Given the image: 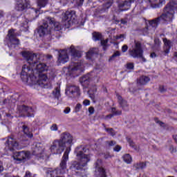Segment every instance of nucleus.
Wrapping results in <instances>:
<instances>
[{
    "instance_id": "obj_37",
    "label": "nucleus",
    "mask_w": 177,
    "mask_h": 177,
    "mask_svg": "<svg viewBox=\"0 0 177 177\" xmlns=\"http://www.w3.org/2000/svg\"><path fill=\"white\" fill-rule=\"evenodd\" d=\"M165 3V0H156V8H161Z\"/></svg>"
},
{
    "instance_id": "obj_17",
    "label": "nucleus",
    "mask_w": 177,
    "mask_h": 177,
    "mask_svg": "<svg viewBox=\"0 0 177 177\" xmlns=\"http://www.w3.org/2000/svg\"><path fill=\"white\" fill-rule=\"evenodd\" d=\"M118 97V102L122 110H124L125 111H128L129 110V104H128V102L120 95H117Z\"/></svg>"
},
{
    "instance_id": "obj_24",
    "label": "nucleus",
    "mask_w": 177,
    "mask_h": 177,
    "mask_svg": "<svg viewBox=\"0 0 177 177\" xmlns=\"http://www.w3.org/2000/svg\"><path fill=\"white\" fill-rule=\"evenodd\" d=\"M95 175L96 177H107V175L106 174V169L103 167L95 169Z\"/></svg>"
},
{
    "instance_id": "obj_38",
    "label": "nucleus",
    "mask_w": 177,
    "mask_h": 177,
    "mask_svg": "<svg viewBox=\"0 0 177 177\" xmlns=\"http://www.w3.org/2000/svg\"><path fill=\"white\" fill-rule=\"evenodd\" d=\"M108 42H109V39H107L105 40H101V45L102 46H103L104 50H106V49L107 48V46H109L107 45Z\"/></svg>"
},
{
    "instance_id": "obj_51",
    "label": "nucleus",
    "mask_w": 177,
    "mask_h": 177,
    "mask_svg": "<svg viewBox=\"0 0 177 177\" xmlns=\"http://www.w3.org/2000/svg\"><path fill=\"white\" fill-rule=\"evenodd\" d=\"M83 104L84 106H89L91 104V101H89L88 100H84L83 101Z\"/></svg>"
},
{
    "instance_id": "obj_35",
    "label": "nucleus",
    "mask_w": 177,
    "mask_h": 177,
    "mask_svg": "<svg viewBox=\"0 0 177 177\" xmlns=\"http://www.w3.org/2000/svg\"><path fill=\"white\" fill-rule=\"evenodd\" d=\"M124 67L125 68H127V70H129V71H132V70L135 68V64L132 62H128L125 64Z\"/></svg>"
},
{
    "instance_id": "obj_2",
    "label": "nucleus",
    "mask_w": 177,
    "mask_h": 177,
    "mask_svg": "<svg viewBox=\"0 0 177 177\" xmlns=\"http://www.w3.org/2000/svg\"><path fill=\"white\" fill-rule=\"evenodd\" d=\"M85 152V148L83 147H79L75 149V153H76L77 162L73 161L71 162V169L80 170L88 165V162L91 161V154H86Z\"/></svg>"
},
{
    "instance_id": "obj_61",
    "label": "nucleus",
    "mask_w": 177,
    "mask_h": 177,
    "mask_svg": "<svg viewBox=\"0 0 177 177\" xmlns=\"http://www.w3.org/2000/svg\"><path fill=\"white\" fill-rule=\"evenodd\" d=\"M173 139L174 140V141L177 144V135L173 136Z\"/></svg>"
},
{
    "instance_id": "obj_52",
    "label": "nucleus",
    "mask_w": 177,
    "mask_h": 177,
    "mask_svg": "<svg viewBox=\"0 0 177 177\" xmlns=\"http://www.w3.org/2000/svg\"><path fill=\"white\" fill-rule=\"evenodd\" d=\"M151 8H156V0H149Z\"/></svg>"
},
{
    "instance_id": "obj_41",
    "label": "nucleus",
    "mask_w": 177,
    "mask_h": 177,
    "mask_svg": "<svg viewBox=\"0 0 177 177\" xmlns=\"http://www.w3.org/2000/svg\"><path fill=\"white\" fill-rule=\"evenodd\" d=\"M50 131L56 132V131L59 130V127H57V124H53L50 127Z\"/></svg>"
},
{
    "instance_id": "obj_18",
    "label": "nucleus",
    "mask_w": 177,
    "mask_h": 177,
    "mask_svg": "<svg viewBox=\"0 0 177 177\" xmlns=\"http://www.w3.org/2000/svg\"><path fill=\"white\" fill-rule=\"evenodd\" d=\"M17 110H19V113H23L26 111L28 113V117H34V109L31 107L26 106V105H21L17 106Z\"/></svg>"
},
{
    "instance_id": "obj_34",
    "label": "nucleus",
    "mask_w": 177,
    "mask_h": 177,
    "mask_svg": "<svg viewBox=\"0 0 177 177\" xmlns=\"http://www.w3.org/2000/svg\"><path fill=\"white\" fill-rule=\"evenodd\" d=\"M53 94L57 99H59L60 97V86H58L57 88H55V91H53Z\"/></svg>"
},
{
    "instance_id": "obj_5",
    "label": "nucleus",
    "mask_w": 177,
    "mask_h": 177,
    "mask_svg": "<svg viewBox=\"0 0 177 177\" xmlns=\"http://www.w3.org/2000/svg\"><path fill=\"white\" fill-rule=\"evenodd\" d=\"M129 55L133 59L140 58L146 62V59L143 57V48H142V44L140 41H134L133 45L129 50Z\"/></svg>"
},
{
    "instance_id": "obj_48",
    "label": "nucleus",
    "mask_w": 177,
    "mask_h": 177,
    "mask_svg": "<svg viewBox=\"0 0 177 177\" xmlns=\"http://www.w3.org/2000/svg\"><path fill=\"white\" fill-rule=\"evenodd\" d=\"M121 55V53H120L119 51H116L113 53V55L111 57L109 60H113V59H114V57H117L118 56H120Z\"/></svg>"
},
{
    "instance_id": "obj_22",
    "label": "nucleus",
    "mask_w": 177,
    "mask_h": 177,
    "mask_svg": "<svg viewBox=\"0 0 177 177\" xmlns=\"http://www.w3.org/2000/svg\"><path fill=\"white\" fill-rule=\"evenodd\" d=\"M91 81V75H86L80 78V82L84 86H86L89 85V82Z\"/></svg>"
},
{
    "instance_id": "obj_20",
    "label": "nucleus",
    "mask_w": 177,
    "mask_h": 177,
    "mask_svg": "<svg viewBox=\"0 0 177 177\" xmlns=\"http://www.w3.org/2000/svg\"><path fill=\"white\" fill-rule=\"evenodd\" d=\"M69 70L71 71H82V68H84V65L81 63H74L72 62L69 66Z\"/></svg>"
},
{
    "instance_id": "obj_28",
    "label": "nucleus",
    "mask_w": 177,
    "mask_h": 177,
    "mask_svg": "<svg viewBox=\"0 0 177 177\" xmlns=\"http://www.w3.org/2000/svg\"><path fill=\"white\" fill-rule=\"evenodd\" d=\"M49 0H37V4L39 8H45Z\"/></svg>"
},
{
    "instance_id": "obj_26",
    "label": "nucleus",
    "mask_w": 177,
    "mask_h": 177,
    "mask_svg": "<svg viewBox=\"0 0 177 177\" xmlns=\"http://www.w3.org/2000/svg\"><path fill=\"white\" fill-rule=\"evenodd\" d=\"M149 81H150V77L143 75L139 78L138 81V85H146L147 82H149Z\"/></svg>"
},
{
    "instance_id": "obj_11",
    "label": "nucleus",
    "mask_w": 177,
    "mask_h": 177,
    "mask_svg": "<svg viewBox=\"0 0 177 177\" xmlns=\"http://www.w3.org/2000/svg\"><path fill=\"white\" fill-rule=\"evenodd\" d=\"M59 140L65 147H70L73 143V136L70 133L64 132L61 134Z\"/></svg>"
},
{
    "instance_id": "obj_40",
    "label": "nucleus",
    "mask_w": 177,
    "mask_h": 177,
    "mask_svg": "<svg viewBox=\"0 0 177 177\" xmlns=\"http://www.w3.org/2000/svg\"><path fill=\"white\" fill-rule=\"evenodd\" d=\"M106 131L108 132V133H109V135H111V136H114L115 135V131H114V129H113V128H110V129H105Z\"/></svg>"
},
{
    "instance_id": "obj_25",
    "label": "nucleus",
    "mask_w": 177,
    "mask_h": 177,
    "mask_svg": "<svg viewBox=\"0 0 177 177\" xmlns=\"http://www.w3.org/2000/svg\"><path fill=\"white\" fill-rule=\"evenodd\" d=\"M113 114H109L106 116V118H113L114 115H121L122 114V111L116 109L115 107L111 109Z\"/></svg>"
},
{
    "instance_id": "obj_27",
    "label": "nucleus",
    "mask_w": 177,
    "mask_h": 177,
    "mask_svg": "<svg viewBox=\"0 0 177 177\" xmlns=\"http://www.w3.org/2000/svg\"><path fill=\"white\" fill-rule=\"evenodd\" d=\"M127 140L129 146L131 147H132V149H133L136 151H138V150H139V147H138L136 145H135V142H133V141L131 138H127Z\"/></svg>"
},
{
    "instance_id": "obj_39",
    "label": "nucleus",
    "mask_w": 177,
    "mask_h": 177,
    "mask_svg": "<svg viewBox=\"0 0 177 177\" xmlns=\"http://www.w3.org/2000/svg\"><path fill=\"white\" fill-rule=\"evenodd\" d=\"M94 165H95V169H97L98 168H103V167H102V160H97L95 162Z\"/></svg>"
},
{
    "instance_id": "obj_4",
    "label": "nucleus",
    "mask_w": 177,
    "mask_h": 177,
    "mask_svg": "<svg viewBox=\"0 0 177 177\" xmlns=\"http://www.w3.org/2000/svg\"><path fill=\"white\" fill-rule=\"evenodd\" d=\"M53 27H55L54 30L57 31L60 30V24L59 22L55 21V19L48 17L46 22H44V24L41 25L38 30L39 36L44 37V35H46V34H50V31H52V28Z\"/></svg>"
},
{
    "instance_id": "obj_47",
    "label": "nucleus",
    "mask_w": 177,
    "mask_h": 177,
    "mask_svg": "<svg viewBox=\"0 0 177 177\" xmlns=\"http://www.w3.org/2000/svg\"><path fill=\"white\" fill-rule=\"evenodd\" d=\"M148 27H149V28H153V27H156V19L150 21L149 26H148Z\"/></svg>"
},
{
    "instance_id": "obj_56",
    "label": "nucleus",
    "mask_w": 177,
    "mask_h": 177,
    "mask_svg": "<svg viewBox=\"0 0 177 177\" xmlns=\"http://www.w3.org/2000/svg\"><path fill=\"white\" fill-rule=\"evenodd\" d=\"M88 112L90 114H93V113H95V109L92 106L89 107Z\"/></svg>"
},
{
    "instance_id": "obj_54",
    "label": "nucleus",
    "mask_w": 177,
    "mask_h": 177,
    "mask_svg": "<svg viewBox=\"0 0 177 177\" xmlns=\"http://www.w3.org/2000/svg\"><path fill=\"white\" fill-rule=\"evenodd\" d=\"M70 111H71V109H70V107H66L64 110V113L65 114H68V113H70Z\"/></svg>"
},
{
    "instance_id": "obj_6",
    "label": "nucleus",
    "mask_w": 177,
    "mask_h": 177,
    "mask_svg": "<svg viewBox=\"0 0 177 177\" xmlns=\"http://www.w3.org/2000/svg\"><path fill=\"white\" fill-rule=\"evenodd\" d=\"M74 20H75V12L66 11L62 19V24L66 28H70V26L74 24Z\"/></svg>"
},
{
    "instance_id": "obj_12",
    "label": "nucleus",
    "mask_w": 177,
    "mask_h": 177,
    "mask_svg": "<svg viewBox=\"0 0 177 177\" xmlns=\"http://www.w3.org/2000/svg\"><path fill=\"white\" fill-rule=\"evenodd\" d=\"M17 147H19V142L13 137H9L6 142V150L12 151L15 149H17Z\"/></svg>"
},
{
    "instance_id": "obj_8",
    "label": "nucleus",
    "mask_w": 177,
    "mask_h": 177,
    "mask_svg": "<svg viewBox=\"0 0 177 177\" xmlns=\"http://www.w3.org/2000/svg\"><path fill=\"white\" fill-rule=\"evenodd\" d=\"M30 157H31V153L30 151H27L15 152L13 156V158L17 164H20L21 161H26V160H28Z\"/></svg>"
},
{
    "instance_id": "obj_19",
    "label": "nucleus",
    "mask_w": 177,
    "mask_h": 177,
    "mask_svg": "<svg viewBox=\"0 0 177 177\" xmlns=\"http://www.w3.org/2000/svg\"><path fill=\"white\" fill-rule=\"evenodd\" d=\"M59 63H67L68 62V55H67V51L66 50H63L59 53V55L58 57Z\"/></svg>"
},
{
    "instance_id": "obj_21",
    "label": "nucleus",
    "mask_w": 177,
    "mask_h": 177,
    "mask_svg": "<svg viewBox=\"0 0 177 177\" xmlns=\"http://www.w3.org/2000/svg\"><path fill=\"white\" fill-rule=\"evenodd\" d=\"M163 42L165 44L164 53L165 55H168L172 46V41H171L170 40H168L167 38H165L163 39Z\"/></svg>"
},
{
    "instance_id": "obj_3",
    "label": "nucleus",
    "mask_w": 177,
    "mask_h": 177,
    "mask_svg": "<svg viewBox=\"0 0 177 177\" xmlns=\"http://www.w3.org/2000/svg\"><path fill=\"white\" fill-rule=\"evenodd\" d=\"M177 9L176 1H170L165 8L164 13L156 19V24L165 23V21H172L175 10Z\"/></svg>"
},
{
    "instance_id": "obj_58",
    "label": "nucleus",
    "mask_w": 177,
    "mask_h": 177,
    "mask_svg": "<svg viewBox=\"0 0 177 177\" xmlns=\"http://www.w3.org/2000/svg\"><path fill=\"white\" fill-rule=\"evenodd\" d=\"M117 142H115V141H110V142H108V145L109 146H114L116 145Z\"/></svg>"
},
{
    "instance_id": "obj_13",
    "label": "nucleus",
    "mask_w": 177,
    "mask_h": 177,
    "mask_svg": "<svg viewBox=\"0 0 177 177\" xmlns=\"http://www.w3.org/2000/svg\"><path fill=\"white\" fill-rule=\"evenodd\" d=\"M32 151L33 156H37V157H39V158H44V149L41 147L39 144L33 145Z\"/></svg>"
},
{
    "instance_id": "obj_46",
    "label": "nucleus",
    "mask_w": 177,
    "mask_h": 177,
    "mask_svg": "<svg viewBox=\"0 0 177 177\" xmlns=\"http://www.w3.org/2000/svg\"><path fill=\"white\" fill-rule=\"evenodd\" d=\"M156 123L158 124L162 128H165V123L156 119Z\"/></svg>"
},
{
    "instance_id": "obj_30",
    "label": "nucleus",
    "mask_w": 177,
    "mask_h": 177,
    "mask_svg": "<svg viewBox=\"0 0 177 177\" xmlns=\"http://www.w3.org/2000/svg\"><path fill=\"white\" fill-rule=\"evenodd\" d=\"M134 168H136V169H145V168H146V163L145 162H138V163H135L133 165Z\"/></svg>"
},
{
    "instance_id": "obj_1",
    "label": "nucleus",
    "mask_w": 177,
    "mask_h": 177,
    "mask_svg": "<svg viewBox=\"0 0 177 177\" xmlns=\"http://www.w3.org/2000/svg\"><path fill=\"white\" fill-rule=\"evenodd\" d=\"M23 57L26 60L27 64L22 66L21 78L24 82H28L30 85H39L41 88L48 86V76L46 74H39V79L37 80V75L34 68L35 64L38 62L37 54L30 51H24L21 53Z\"/></svg>"
},
{
    "instance_id": "obj_32",
    "label": "nucleus",
    "mask_w": 177,
    "mask_h": 177,
    "mask_svg": "<svg viewBox=\"0 0 177 177\" xmlns=\"http://www.w3.org/2000/svg\"><path fill=\"white\" fill-rule=\"evenodd\" d=\"M22 129L24 133L26 136H28V138H32L33 135L31 133H30L28 127L27 126H23Z\"/></svg>"
},
{
    "instance_id": "obj_59",
    "label": "nucleus",
    "mask_w": 177,
    "mask_h": 177,
    "mask_svg": "<svg viewBox=\"0 0 177 177\" xmlns=\"http://www.w3.org/2000/svg\"><path fill=\"white\" fill-rule=\"evenodd\" d=\"M3 165H2V162L0 161V173L3 172Z\"/></svg>"
},
{
    "instance_id": "obj_29",
    "label": "nucleus",
    "mask_w": 177,
    "mask_h": 177,
    "mask_svg": "<svg viewBox=\"0 0 177 177\" xmlns=\"http://www.w3.org/2000/svg\"><path fill=\"white\" fill-rule=\"evenodd\" d=\"M122 158L127 164H131L132 162V156L129 153L124 154Z\"/></svg>"
},
{
    "instance_id": "obj_33",
    "label": "nucleus",
    "mask_w": 177,
    "mask_h": 177,
    "mask_svg": "<svg viewBox=\"0 0 177 177\" xmlns=\"http://www.w3.org/2000/svg\"><path fill=\"white\" fill-rule=\"evenodd\" d=\"M95 50H96V48H92L88 50V52L86 53L87 59H92V56L96 53Z\"/></svg>"
},
{
    "instance_id": "obj_23",
    "label": "nucleus",
    "mask_w": 177,
    "mask_h": 177,
    "mask_svg": "<svg viewBox=\"0 0 177 177\" xmlns=\"http://www.w3.org/2000/svg\"><path fill=\"white\" fill-rule=\"evenodd\" d=\"M68 52L71 53L73 59H75L76 57H81V53L77 51L74 46H71V48L68 49Z\"/></svg>"
},
{
    "instance_id": "obj_10",
    "label": "nucleus",
    "mask_w": 177,
    "mask_h": 177,
    "mask_svg": "<svg viewBox=\"0 0 177 177\" xmlns=\"http://www.w3.org/2000/svg\"><path fill=\"white\" fill-rule=\"evenodd\" d=\"M37 62L36 64H35L34 67V71H35V75H36L37 80H39V74H45L44 72L48 71V66L45 64H38V59L39 57L37 55Z\"/></svg>"
},
{
    "instance_id": "obj_45",
    "label": "nucleus",
    "mask_w": 177,
    "mask_h": 177,
    "mask_svg": "<svg viewBox=\"0 0 177 177\" xmlns=\"http://www.w3.org/2000/svg\"><path fill=\"white\" fill-rule=\"evenodd\" d=\"M110 6H111V3L110 2L106 3V4L104 5V9L101 10V12H106V9H109Z\"/></svg>"
},
{
    "instance_id": "obj_64",
    "label": "nucleus",
    "mask_w": 177,
    "mask_h": 177,
    "mask_svg": "<svg viewBox=\"0 0 177 177\" xmlns=\"http://www.w3.org/2000/svg\"><path fill=\"white\" fill-rule=\"evenodd\" d=\"M3 103V104H6V103H8V100H4Z\"/></svg>"
},
{
    "instance_id": "obj_7",
    "label": "nucleus",
    "mask_w": 177,
    "mask_h": 177,
    "mask_svg": "<svg viewBox=\"0 0 177 177\" xmlns=\"http://www.w3.org/2000/svg\"><path fill=\"white\" fill-rule=\"evenodd\" d=\"M66 147L60 142L59 140L53 141L50 150L53 154H62L64 151Z\"/></svg>"
},
{
    "instance_id": "obj_14",
    "label": "nucleus",
    "mask_w": 177,
    "mask_h": 177,
    "mask_svg": "<svg viewBox=\"0 0 177 177\" xmlns=\"http://www.w3.org/2000/svg\"><path fill=\"white\" fill-rule=\"evenodd\" d=\"M135 2V0H122L118 3V8L120 12L128 10L131 8V3Z\"/></svg>"
},
{
    "instance_id": "obj_31",
    "label": "nucleus",
    "mask_w": 177,
    "mask_h": 177,
    "mask_svg": "<svg viewBox=\"0 0 177 177\" xmlns=\"http://www.w3.org/2000/svg\"><path fill=\"white\" fill-rule=\"evenodd\" d=\"M75 1L77 6H82V5L84 4V0H75ZM68 1V0H61L60 3H62V5H66V3H67Z\"/></svg>"
},
{
    "instance_id": "obj_15",
    "label": "nucleus",
    "mask_w": 177,
    "mask_h": 177,
    "mask_svg": "<svg viewBox=\"0 0 177 177\" xmlns=\"http://www.w3.org/2000/svg\"><path fill=\"white\" fill-rule=\"evenodd\" d=\"M28 5H30L29 0H17L16 9L19 12H23V10H26L28 8Z\"/></svg>"
},
{
    "instance_id": "obj_62",
    "label": "nucleus",
    "mask_w": 177,
    "mask_h": 177,
    "mask_svg": "<svg viewBox=\"0 0 177 177\" xmlns=\"http://www.w3.org/2000/svg\"><path fill=\"white\" fill-rule=\"evenodd\" d=\"M150 56H151V57H156V53H151V55H150Z\"/></svg>"
},
{
    "instance_id": "obj_36",
    "label": "nucleus",
    "mask_w": 177,
    "mask_h": 177,
    "mask_svg": "<svg viewBox=\"0 0 177 177\" xmlns=\"http://www.w3.org/2000/svg\"><path fill=\"white\" fill-rule=\"evenodd\" d=\"M93 41H100V39H102V35L99 32H93Z\"/></svg>"
},
{
    "instance_id": "obj_55",
    "label": "nucleus",
    "mask_w": 177,
    "mask_h": 177,
    "mask_svg": "<svg viewBox=\"0 0 177 177\" xmlns=\"http://www.w3.org/2000/svg\"><path fill=\"white\" fill-rule=\"evenodd\" d=\"M114 151H120V150H121V146L120 145H116L114 149H113Z\"/></svg>"
},
{
    "instance_id": "obj_42",
    "label": "nucleus",
    "mask_w": 177,
    "mask_h": 177,
    "mask_svg": "<svg viewBox=\"0 0 177 177\" xmlns=\"http://www.w3.org/2000/svg\"><path fill=\"white\" fill-rule=\"evenodd\" d=\"M81 109H82V104H77L75 107V113H78L80 111Z\"/></svg>"
},
{
    "instance_id": "obj_57",
    "label": "nucleus",
    "mask_w": 177,
    "mask_h": 177,
    "mask_svg": "<svg viewBox=\"0 0 177 177\" xmlns=\"http://www.w3.org/2000/svg\"><path fill=\"white\" fill-rule=\"evenodd\" d=\"M156 48H160V46L161 45V41H160V39H156Z\"/></svg>"
},
{
    "instance_id": "obj_43",
    "label": "nucleus",
    "mask_w": 177,
    "mask_h": 177,
    "mask_svg": "<svg viewBox=\"0 0 177 177\" xmlns=\"http://www.w3.org/2000/svg\"><path fill=\"white\" fill-rule=\"evenodd\" d=\"M97 91V88L96 87V85L93 86L91 87L90 90L88 91L89 93H95Z\"/></svg>"
},
{
    "instance_id": "obj_49",
    "label": "nucleus",
    "mask_w": 177,
    "mask_h": 177,
    "mask_svg": "<svg viewBox=\"0 0 177 177\" xmlns=\"http://www.w3.org/2000/svg\"><path fill=\"white\" fill-rule=\"evenodd\" d=\"M115 39H120V41H124L125 39V35H120L115 36Z\"/></svg>"
},
{
    "instance_id": "obj_63",
    "label": "nucleus",
    "mask_w": 177,
    "mask_h": 177,
    "mask_svg": "<svg viewBox=\"0 0 177 177\" xmlns=\"http://www.w3.org/2000/svg\"><path fill=\"white\" fill-rule=\"evenodd\" d=\"M120 21H121L122 24H127V21H125L124 19H122Z\"/></svg>"
},
{
    "instance_id": "obj_16",
    "label": "nucleus",
    "mask_w": 177,
    "mask_h": 177,
    "mask_svg": "<svg viewBox=\"0 0 177 177\" xmlns=\"http://www.w3.org/2000/svg\"><path fill=\"white\" fill-rule=\"evenodd\" d=\"M8 37L9 38L10 42H11L12 45H20V40L16 38L17 35L15 33V30L10 29L8 30Z\"/></svg>"
},
{
    "instance_id": "obj_9",
    "label": "nucleus",
    "mask_w": 177,
    "mask_h": 177,
    "mask_svg": "<svg viewBox=\"0 0 177 177\" xmlns=\"http://www.w3.org/2000/svg\"><path fill=\"white\" fill-rule=\"evenodd\" d=\"M65 93L68 97H77L81 95V93L80 92V87L75 85L68 86Z\"/></svg>"
},
{
    "instance_id": "obj_44",
    "label": "nucleus",
    "mask_w": 177,
    "mask_h": 177,
    "mask_svg": "<svg viewBox=\"0 0 177 177\" xmlns=\"http://www.w3.org/2000/svg\"><path fill=\"white\" fill-rule=\"evenodd\" d=\"M169 150L170 153H171V154H174V153H176V151H177L176 147H174V145H170Z\"/></svg>"
},
{
    "instance_id": "obj_50",
    "label": "nucleus",
    "mask_w": 177,
    "mask_h": 177,
    "mask_svg": "<svg viewBox=\"0 0 177 177\" xmlns=\"http://www.w3.org/2000/svg\"><path fill=\"white\" fill-rule=\"evenodd\" d=\"M127 50H128V46L127 44H124L122 46V52L123 53H125V52H127Z\"/></svg>"
},
{
    "instance_id": "obj_53",
    "label": "nucleus",
    "mask_w": 177,
    "mask_h": 177,
    "mask_svg": "<svg viewBox=\"0 0 177 177\" xmlns=\"http://www.w3.org/2000/svg\"><path fill=\"white\" fill-rule=\"evenodd\" d=\"M159 91L160 92L163 93V92H165L167 91V88H164V86H160Z\"/></svg>"
},
{
    "instance_id": "obj_60",
    "label": "nucleus",
    "mask_w": 177,
    "mask_h": 177,
    "mask_svg": "<svg viewBox=\"0 0 177 177\" xmlns=\"http://www.w3.org/2000/svg\"><path fill=\"white\" fill-rule=\"evenodd\" d=\"M5 15V12H3V11L0 10V17H3V16Z\"/></svg>"
}]
</instances>
